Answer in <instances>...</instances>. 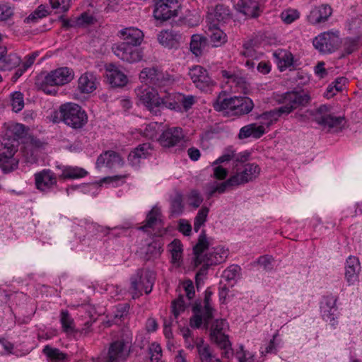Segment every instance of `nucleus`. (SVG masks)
<instances>
[{"mask_svg":"<svg viewBox=\"0 0 362 362\" xmlns=\"http://www.w3.org/2000/svg\"><path fill=\"white\" fill-rule=\"evenodd\" d=\"M209 245L210 243L206 238V233L204 231H202L199 236L197 243L193 249L195 255L194 260V266L198 267L203 264L202 268L197 274V276L204 274L209 266L225 262L228 256V250L222 246L213 247L207 253L203 255Z\"/></svg>","mask_w":362,"mask_h":362,"instance_id":"f257e3e1","label":"nucleus"},{"mask_svg":"<svg viewBox=\"0 0 362 362\" xmlns=\"http://www.w3.org/2000/svg\"><path fill=\"white\" fill-rule=\"evenodd\" d=\"M274 100L279 105H281L280 111L288 115L294 110L305 106L310 100V95L303 90L290 91L284 93H274Z\"/></svg>","mask_w":362,"mask_h":362,"instance_id":"f03ea898","label":"nucleus"},{"mask_svg":"<svg viewBox=\"0 0 362 362\" xmlns=\"http://www.w3.org/2000/svg\"><path fill=\"white\" fill-rule=\"evenodd\" d=\"M134 91L138 104L144 106L154 115L160 114L164 102L156 89L143 85L137 87Z\"/></svg>","mask_w":362,"mask_h":362,"instance_id":"7ed1b4c3","label":"nucleus"},{"mask_svg":"<svg viewBox=\"0 0 362 362\" xmlns=\"http://www.w3.org/2000/svg\"><path fill=\"white\" fill-rule=\"evenodd\" d=\"M156 280V273L149 269H140L131 278L130 292L133 298H137L144 292H151Z\"/></svg>","mask_w":362,"mask_h":362,"instance_id":"20e7f679","label":"nucleus"},{"mask_svg":"<svg viewBox=\"0 0 362 362\" xmlns=\"http://www.w3.org/2000/svg\"><path fill=\"white\" fill-rule=\"evenodd\" d=\"M62 121L74 129H79L84 126L88 120L87 115L77 104L68 103L59 107Z\"/></svg>","mask_w":362,"mask_h":362,"instance_id":"39448f33","label":"nucleus"},{"mask_svg":"<svg viewBox=\"0 0 362 362\" xmlns=\"http://www.w3.org/2000/svg\"><path fill=\"white\" fill-rule=\"evenodd\" d=\"M74 78L73 71L68 67H61L48 73L40 83V89L47 94H52L55 91L51 88L63 86Z\"/></svg>","mask_w":362,"mask_h":362,"instance_id":"423d86ee","label":"nucleus"},{"mask_svg":"<svg viewBox=\"0 0 362 362\" xmlns=\"http://www.w3.org/2000/svg\"><path fill=\"white\" fill-rule=\"evenodd\" d=\"M228 327L226 320L221 319L215 320L210 329L211 341L223 350L222 356L226 358H229L232 355L231 344L228 336L226 334Z\"/></svg>","mask_w":362,"mask_h":362,"instance_id":"0eeeda50","label":"nucleus"},{"mask_svg":"<svg viewBox=\"0 0 362 362\" xmlns=\"http://www.w3.org/2000/svg\"><path fill=\"white\" fill-rule=\"evenodd\" d=\"M341 43L338 31L324 32L315 37L313 42L315 48L324 54L334 52Z\"/></svg>","mask_w":362,"mask_h":362,"instance_id":"6e6552de","label":"nucleus"},{"mask_svg":"<svg viewBox=\"0 0 362 362\" xmlns=\"http://www.w3.org/2000/svg\"><path fill=\"white\" fill-rule=\"evenodd\" d=\"M180 8L177 0H158L155 5L153 16L156 21L163 23L177 17Z\"/></svg>","mask_w":362,"mask_h":362,"instance_id":"1a4fd4ad","label":"nucleus"},{"mask_svg":"<svg viewBox=\"0 0 362 362\" xmlns=\"http://www.w3.org/2000/svg\"><path fill=\"white\" fill-rule=\"evenodd\" d=\"M137 46L126 42H119L112 47L114 54L119 59L129 63L139 62L143 58V52Z\"/></svg>","mask_w":362,"mask_h":362,"instance_id":"9d476101","label":"nucleus"},{"mask_svg":"<svg viewBox=\"0 0 362 362\" xmlns=\"http://www.w3.org/2000/svg\"><path fill=\"white\" fill-rule=\"evenodd\" d=\"M137 46L126 42H119L112 47L114 54L119 59L129 63L139 62L143 58V52Z\"/></svg>","mask_w":362,"mask_h":362,"instance_id":"9b49d317","label":"nucleus"},{"mask_svg":"<svg viewBox=\"0 0 362 362\" xmlns=\"http://www.w3.org/2000/svg\"><path fill=\"white\" fill-rule=\"evenodd\" d=\"M261 169L255 163L244 164L242 168H238L236 172L231 175L232 180L237 186L246 184L255 180L259 175Z\"/></svg>","mask_w":362,"mask_h":362,"instance_id":"f8f14e48","label":"nucleus"},{"mask_svg":"<svg viewBox=\"0 0 362 362\" xmlns=\"http://www.w3.org/2000/svg\"><path fill=\"white\" fill-rule=\"evenodd\" d=\"M129 354V349L123 340H117L110 344L107 362H122L125 361Z\"/></svg>","mask_w":362,"mask_h":362,"instance_id":"ddd939ff","label":"nucleus"},{"mask_svg":"<svg viewBox=\"0 0 362 362\" xmlns=\"http://www.w3.org/2000/svg\"><path fill=\"white\" fill-rule=\"evenodd\" d=\"M36 188L41 192H47L57 185V177L50 170L45 169L35 174Z\"/></svg>","mask_w":362,"mask_h":362,"instance_id":"4468645a","label":"nucleus"},{"mask_svg":"<svg viewBox=\"0 0 362 362\" xmlns=\"http://www.w3.org/2000/svg\"><path fill=\"white\" fill-rule=\"evenodd\" d=\"M189 75L195 86L201 90H204L213 83L207 71L201 66H193Z\"/></svg>","mask_w":362,"mask_h":362,"instance_id":"2eb2a0df","label":"nucleus"},{"mask_svg":"<svg viewBox=\"0 0 362 362\" xmlns=\"http://www.w3.org/2000/svg\"><path fill=\"white\" fill-rule=\"evenodd\" d=\"M16 152V146L8 139L0 143V166L4 171L11 170L8 165L13 163V156Z\"/></svg>","mask_w":362,"mask_h":362,"instance_id":"dca6fc26","label":"nucleus"},{"mask_svg":"<svg viewBox=\"0 0 362 362\" xmlns=\"http://www.w3.org/2000/svg\"><path fill=\"white\" fill-rule=\"evenodd\" d=\"M183 137L182 129L180 127H171L162 133L158 141L164 147H172L180 143Z\"/></svg>","mask_w":362,"mask_h":362,"instance_id":"f3484780","label":"nucleus"},{"mask_svg":"<svg viewBox=\"0 0 362 362\" xmlns=\"http://www.w3.org/2000/svg\"><path fill=\"white\" fill-rule=\"evenodd\" d=\"M332 13V8L327 4H322L314 7L307 16L308 21L312 25L324 23Z\"/></svg>","mask_w":362,"mask_h":362,"instance_id":"a211bd4d","label":"nucleus"},{"mask_svg":"<svg viewBox=\"0 0 362 362\" xmlns=\"http://www.w3.org/2000/svg\"><path fill=\"white\" fill-rule=\"evenodd\" d=\"M119 35L122 42L134 46L140 45L144 37L143 31L135 27L125 28L119 32Z\"/></svg>","mask_w":362,"mask_h":362,"instance_id":"6ab92c4d","label":"nucleus"},{"mask_svg":"<svg viewBox=\"0 0 362 362\" xmlns=\"http://www.w3.org/2000/svg\"><path fill=\"white\" fill-rule=\"evenodd\" d=\"M361 265L356 257L350 256L346 259L345 266V279L349 285L358 281Z\"/></svg>","mask_w":362,"mask_h":362,"instance_id":"aec40b11","label":"nucleus"},{"mask_svg":"<svg viewBox=\"0 0 362 362\" xmlns=\"http://www.w3.org/2000/svg\"><path fill=\"white\" fill-rule=\"evenodd\" d=\"M252 100L247 97H233L230 111L234 115H241L247 114L253 109Z\"/></svg>","mask_w":362,"mask_h":362,"instance_id":"412c9836","label":"nucleus"},{"mask_svg":"<svg viewBox=\"0 0 362 362\" xmlns=\"http://www.w3.org/2000/svg\"><path fill=\"white\" fill-rule=\"evenodd\" d=\"M96 164L98 167H102L105 165L110 168H115L122 167L124 161L117 153L109 151L101 154L98 158Z\"/></svg>","mask_w":362,"mask_h":362,"instance_id":"4be33fe9","label":"nucleus"},{"mask_svg":"<svg viewBox=\"0 0 362 362\" xmlns=\"http://www.w3.org/2000/svg\"><path fill=\"white\" fill-rule=\"evenodd\" d=\"M106 76L113 87H123L128 82L127 76L113 64L107 66Z\"/></svg>","mask_w":362,"mask_h":362,"instance_id":"5701e85b","label":"nucleus"},{"mask_svg":"<svg viewBox=\"0 0 362 362\" xmlns=\"http://www.w3.org/2000/svg\"><path fill=\"white\" fill-rule=\"evenodd\" d=\"M238 7L241 13L250 18L257 17L262 12L257 0H240Z\"/></svg>","mask_w":362,"mask_h":362,"instance_id":"b1692460","label":"nucleus"},{"mask_svg":"<svg viewBox=\"0 0 362 362\" xmlns=\"http://www.w3.org/2000/svg\"><path fill=\"white\" fill-rule=\"evenodd\" d=\"M97 78L94 74L86 72L78 81V88L83 93H90L97 88Z\"/></svg>","mask_w":362,"mask_h":362,"instance_id":"393cba45","label":"nucleus"},{"mask_svg":"<svg viewBox=\"0 0 362 362\" xmlns=\"http://www.w3.org/2000/svg\"><path fill=\"white\" fill-rule=\"evenodd\" d=\"M150 145L143 144L132 151L128 156V161L132 166L138 165L142 159L146 158L150 154Z\"/></svg>","mask_w":362,"mask_h":362,"instance_id":"a878e982","label":"nucleus"},{"mask_svg":"<svg viewBox=\"0 0 362 362\" xmlns=\"http://www.w3.org/2000/svg\"><path fill=\"white\" fill-rule=\"evenodd\" d=\"M265 133L264 126L262 124L258 125L255 123L250 124L243 127L239 132L238 137L240 139L248 137L255 139L260 138Z\"/></svg>","mask_w":362,"mask_h":362,"instance_id":"bb28decb","label":"nucleus"},{"mask_svg":"<svg viewBox=\"0 0 362 362\" xmlns=\"http://www.w3.org/2000/svg\"><path fill=\"white\" fill-rule=\"evenodd\" d=\"M229 18V10L228 7L223 5H217L214 8L208 13L206 16V23H216L217 25L221 21H224Z\"/></svg>","mask_w":362,"mask_h":362,"instance_id":"cd10ccee","label":"nucleus"},{"mask_svg":"<svg viewBox=\"0 0 362 362\" xmlns=\"http://www.w3.org/2000/svg\"><path fill=\"white\" fill-rule=\"evenodd\" d=\"M206 32L215 47L221 46L227 40L226 35L218 27L216 23L210 22V24H207V30Z\"/></svg>","mask_w":362,"mask_h":362,"instance_id":"c85d7f7f","label":"nucleus"},{"mask_svg":"<svg viewBox=\"0 0 362 362\" xmlns=\"http://www.w3.org/2000/svg\"><path fill=\"white\" fill-rule=\"evenodd\" d=\"M158 42L164 47L176 49L179 46V36L171 31L163 30L158 34Z\"/></svg>","mask_w":362,"mask_h":362,"instance_id":"c756f323","label":"nucleus"},{"mask_svg":"<svg viewBox=\"0 0 362 362\" xmlns=\"http://www.w3.org/2000/svg\"><path fill=\"white\" fill-rule=\"evenodd\" d=\"M273 55L281 71L286 70L293 64V56L291 52L286 49H278Z\"/></svg>","mask_w":362,"mask_h":362,"instance_id":"7c9ffc66","label":"nucleus"},{"mask_svg":"<svg viewBox=\"0 0 362 362\" xmlns=\"http://www.w3.org/2000/svg\"><path fill=\"white\" fill-rule=\"evenodd\" d=\"M6 48L0 47V69L4 71L13 69L20 62V58L16 54H9L6 57Z\"/></svg>","mask_w":362,"mask_h":362,"instance_id":"2f4dec72","label":"nucleus"},{"mask_svg":"<svg viewBox=\"0 0 362 362\" xmlns=\"http://www.w3.org/2000/svg\"><path fill=\"white\" fill-rule=\"evenodd\" d=\"M344 119L341 117H336L330 114L320 115L315 117V121L325 128L332 129L339 127Z\"/></svg>","mask_w":362,"mask_h":362,"instance_id":"473e14b6","label":"nucleus"},{"mask_svg":"<svg viewBox=\"0 0 362 362\" xmlns=\"http://www.w3.org/2000/svg\"><path fill=\"white\" fill-rule=\"evenodd\" d=\"M197 350L202 362H214V361H220L212 355L209 344H205L204 339L198 340Z\"/></svg>","mask_w":362,"mask_h":362,"instance_id":"72a5a7b5","label":"nucleus"},{"mask_svg":"<svg viewBox=\"0 0 362 362\" xmlns=\"http://www.w3.org/2000/svg\"><path fill=\"white\" fill-rule=\"evenodd\" d=\"M87 172L81 168L66 166L62 168L59 177L62 179H77L83 177Z\"/></svg>","mask_w":362,"mask_h":362,"instance_id":"f704fd0d","label":"nucleus"},{"mask_svg":"<svg viewBox=\"0 0 362 362\" xmlns=\"http://www.w3.org/2000/svg\"><path fill=\"white\" fill-rule=\"evenodd\" d=\"M206 45V38L200 35H193L191 37L190 50L196 56L202 54L203 49Z\"/></svg>","mask_w":362,"mask_h":362,"instance_id":"c9c22d12","label":"nucleus"},{"mask_svg":"<svg viewBox=\"0 0 362 362\" xmlns=\"http://www.w3.org/2000/svg\"><path fill=\"white\" fill-rule=\"evenodd\" d=\"M60 322L64 332L69 334L75 331L74 321L67 310H62L60 313Z\"/></svg>","mask_w":362,"mask_h":362,"instance_id":"e433bc0d","label":"nucleus"},{"mask_svg":"<svg viewBox=\"0 0 362 362\" xmlns=\"http://www.w3.org/2000/svg\"><path fill=\"white\" fill-rule=\"evenodd\" d=\"M160 215L159 209L153 208L147 214L144 225L139 228L144 231H147L148 228H153L160 221Z\"/></svg>","mask_w":362,"mask_h":362,"instance_id":"4c0bfd02","label":"nucleus"},{"mask_svg":"<svg viewBox=\"0 0 362 362\" xmlns=\"http://www.w3.org/2000/svg\"><path fill=\"white\" fill-rule=\"evenodd\" d=\"M285 115L284 113L280 111V107L267 112L260 115L259 119H261L262 124L264 126L269 127L274 122H276L279 118Z\"/></svg>","mask_w":362,"mask_h":362,"instance_id":"58836bf2","label":"nucleus"},{"mask_svg":"<svg viewBox=\"0 0 362 362\" xmlns=\"http://www.w3.org/2000/svg\"><path fill=\"white\" fill-rule=\"evenodd\" d=\"M232 100L233 97H227L226 93H221L214 102L213 107L216 111H230Z\"/></svg>","mask_w":362,"mask_h":362,"instance_id":"ea45409f","label":"nucleus"},{"mask_svg":"<svg viewBox=\"0 0 362 362\" xmlns=\"http://www.w3.org/2000/svg\"><path fill=\"white\" fill-rule=\"evenodd\" d=\"M163 250L159 243L152 242L146 248L145 259L146 260H154L160 257Z\"/></svg>","mask_w":362,"mask_h":362,"instance_id":"a19ab883","label":"nucleus"},{"mask_svg":"<svg viewBox=\"0 0 362 362\" xmlns=\"http://www.w3.org/2000/svg\"><path fill=\"white\" fill-rule=\"evenodd\" d=\"M174 98L179 103V105H181L185 111L189 110L197 102V98L192 95L176 93Z\"/></svg>","mask_w":362,"mask_h":362,"instance_id":"79ce46f5","label":"nucleus"},{"mask_svg":"<svg viewBox=\"0 0 362 362\" xmlns=\"http://www.w3.org/2000/svg\"><path fill=\"white\" fill-rule=\"evenodd\" d=\"M158 71L154 67L145 68L141 71L139 78L143 83L153 85Z\"/></svg>","mask_w":362,"mask_h":362,"instance_id":"37998d69","label":"nucleus"},{"mask_svg":"<svg viewBox=\"0 0 362 362\" xmlns=\"http://www.w3.org/2000/svg\"><path fill=\"white\" fill-rule=\"evenodd\" d=\"M49 14V11L44 5L39 6L33 13L25 18V23H35Z\"/></svg>","mask_w":362,"mask_h":362,"instance_id":"c03bdc74","label":"nucleus"},{"mask_svg":"<svg viewBox=\"0 0 362 362\" xmlns=\"http://www.w3.org/2000/svg\"><path fill=\"white\" fill-rule=\"evenodd\" d=\"M42 352L49 359L55 361H63L66 358V354L62 352L59 349L52 348L49 345L44 347Z\"/></svg>","mask_w":362,"mask_h":362,"instance_id":"a18cd8bd","label":"nucleus"},{"mask_svg":"<svg viewBox=\"0 0 362 362\" xmlns=\"http://www.w3.org/2000/svg\"><path fill=\"white\" fill-rule=\"evenodd\" d=\"M169 250L171 254L172 261L175 263L178 262L181 257L182 253V247L180 240H174L169 245Z\"/></svg>","mask_w":362,"mask_h":362,"instance_id":"49530a36","label":"nucleus"},{"mask_svg":"<svg viewBox=\"0 0 362 362\" xmlns=\"http://www.w3.org/2000/svg\"><path fill=\"white\" fill-rule=\"evenodd\" d=\"M160 124L158 122H151L146 124L144 129L143 135L147 139H154L157 137V135L160 130Z\"/></svg>","mask_w":362,"mask_h":362,"instance_id":"de8ad7c7","label":"nucleus"},{"mask_svg":"<svg viewBox=\"0 0 362 362\" xmlns=\"http://www.w3.org/2000/svg\"><path fill=\"white\" fill-rule=\"evenodd\" d=\"M209 211L207 207L204 206L198 211L194 221V230L195 232H198L201 226L206 221Z\"/></svg>","mask_w":362,"mask_h":362,"instance_id":"09e8293b","label":"nucleus"},{"mask_svg":"<svg viewBox=\"0 0 362 362\" xmlns=\"http://www.w3.org/2000/svg\"><path fill=\"white\" fill-rule=\"evenodd\" d=\"M237 186L235 181L232 180V176H230L226 181L223 182L220 184L216 185L211 188L209 192V197H212L215 193L218 192L222 194L225 192L228 187Z\"/></svg>","mask_w":362,"mask_h":362,"instance_id":"8fccbe9b","label":"nucleus"},{"mask_svg":"<svg viewBox=\"0 0 362 362\" xmlns=\"http://www.w3.org/2000/svg\"><path fill=\"white\" fill-rule=\"evenodd\" d=\"M11 101L13 110L16 112L21 111L24 107L23 95L19 91L11 94Z\"/></svg>","mask_w":362,"mask_h":362,"instance_id":"3c124183","label":"nucleus"},{"mask_svg":"<svg viewBox=\"0 0 362 362\" xmlns=\"http://www.w3.org/2000/svg\"><path fill=\"white\" fill-rule=\"evenodd\" d=\"M343 49L346 54H350L357 50L359 47L358 40L347 37L343 42Z\"/></svg>","mask_w":362,"mask_h":362,"instance_id":"603ef678","label":"nucleus"},{"mask_svg":"<svg viewBox=\"0 0 362 362\" xmlns=\"http://www.w3.org/2000/svg\"><path fill=\"white\" fill-rule=\"evenodd\" d=\"M300 18L296 9H286L281 13V18L286 24H291Z\"/></svg>","mask_w":362,"mask_h":362,"instance_id":"864d4df0","label":"nucleus"},{"mask_svg":"<svg viewBox=\"0 0 362 362\" xmlns=\"http://www.w3.org/2000/svg\"><path fill=\"white\" fill-rule=\"evenodd\" d=\"M240 268L238 265H232L224 270L222 274V279L230 282L235 280L239 275Z\"/></svg>","mask_w":362,"mask_h":362,"instance_id":"5fc2aeb1","label":"nucleus"},{"mask_svg":"<svg viewBox=\"0 0 362 362\" xmlns=\"http://www.w3.org/2000/svg\"><path fill=\"white\" fill-rule=\"evenodd\" d=\"M172 313L175 317H177L180 313L185 310V303L184 301V297L180 295L179 297L172 302Z\"/></svg>","mask_w":362,"mask_h":362,"instance_id":"6e6d98bb","label":"nucleus"},{"mask_svg":"<svg viewBox=\"0 0 362 362\" xmlns=\"http://www.w3.org/2000/svg\"><path fill=\"white\" fill-rule=\"evenodd\" d=\"M235 156V151L232 147H228L226 149L223 154L213 163V165H221L230 160H234Z\"/></svg>","mask_w":362,"mask_h":362,"instance_id":"4d7b16f0","label":"nucleus"},{"mask_svg":"<svg viewBox=\"0 0 362 362\" xmlns=\"http://www.w3.org/2000/svg\"><path fill=\"white\" fill-rule=\"evenodd\" d=\"M211 296L212 292L207 289L205 291V296H204V317L205 320H210L212 317V306L211 305Z\"/></svg>","mask_w":362,"mask_h":362,"instance_id":"13d9d810","label":"nucleus"},{"mask_svg":"<svg viewBox=\"0 0 362 362\" xmlns=\"http://www.w3.org/2000/svg\"><path fill=\"white\" fill-rule=\"evenodd\" d=\"M172 82L173 79L168 74L159 70L153 86L163 87L170 84Z\"/></svg>","mask_w":362,"mask_h":362,"instance_id":"bf43d9fd","label":"nucleus"},{"mask_svg":"<svg viewBox=\"0 0 362 362\" xmlns=\"http://www.w3.org/2000/svg\"><path fill=\"white\" fill-rule=\"evenodd\" d=\"M321 310L324 320L328 322L332 327H334L337 324V308Z\"/></svg>","mask_w":362,"mask_h":362,"instance_id":"052dcab7","label":"nucleus"},{"mask_svg":"<svg viewBox=\"0 0 362 362\" xmlns=\"http://www.w3.org/2000/svg\"><path fill=\"white\" fill-rule=\"evenodd\" d=\"M95 23V18L89 13H83L76 20V25L78 27H86L93 25Z\"/></svg>","mask_w":362,"mask_h":362,"instance_id":"680f3d73","label":"nucleus"},{"mask_svg":"<svg viewBox=\"0 0 362 362\" xmlns=\"http://www.w3.org/2000/svg\"><path fill=\"white\" fill-rule=\"evenodd\" d=\"M235 357L239 362H254L253 355L249 351L244 350L243 346H240V349L236 351Z\"/></svg>","mask_w":362,"mask_h":362,"instance_id":"e2e57ef3","label":"nucleus"},{"mask_svg":"<svg viewBox=\"0 0 362 362\" xmlns=\"http://www.w3.org/2000/svg\"><path fill=\"white\" fill-rule=\"evenodd\" d=\"M274 259L269 255L261 256L258 258L257 263L266 271H270L273 269Z\"/></svg>","mask_w":362,"mask_h":362,"instance_id":"0e129e2a","label":"nucleus"},{"mask_svg":"<svg viewBox=\"0 0 362 362\" xmlns=\"http://www.w3.org/2000/svg\"><path fill=\"white\" fill-rule=\"evenodd\" d=\"M189 205L197 208L203 202V198L197 190H192L188 195Z\"/></svg>","mask_w":362,"mask_h":362,"instance_id":"69168bd1","label":"nucleus"},{"mask_svg":"<svg viewBox=\"0 0 362 362\" xmlns=\"http://www.w3.org/2000/svg\"><path fill=\"white\" fill-rule=\"evenodd\" d=\"M127 177V174L110 176L102 179L100 183H115L113 186L117 187L119 183H124Z\"/></svg>","mask_w":362,"mask_h":362,"instance_id":"338daca9","label":"nucleus"},{"mask_svg":"<svg viewBox=\"0 0 362 362\" xmlns=\"http://www.w3.org/2000/svg\"><path fill=\"white\" fill-rule=\"evenodd\" d=\"M240 54L247 58V59L258 58V53L253 47L248 44L243 45V50L240 51Z\"/></svg>","mask_w":362,"mask_h":362,"instance_id":"774afa93","label":"nucleus"}]
</instances>
